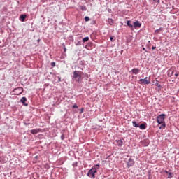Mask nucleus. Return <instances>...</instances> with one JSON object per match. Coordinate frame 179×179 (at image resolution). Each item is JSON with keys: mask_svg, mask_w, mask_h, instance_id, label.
Wrapping results in <instances>:
<instances>
[{"mask_svg": "<svg viewBox=\"0 0 179 179\" xmlns=\"http://www.w3.org/2000/svg\"><path fill=\"white\" fill-rule=\"evenodd\" d=\"M86 73H83L80 71H74L73 72V79L76 80V82H78L80 83L82 82V79H83V76H86Z\"/></svg>", "mask_w": 179, "mask_h": 179, "instance_id": "nucleus-1", "label": "nucleus"}, {"mask_svg": "<svg viewBox=\"0 0 179 179\" xmlns=\"http://www.w3.org/2000/svg\"><path fill=\"white\" fill-rule=\"evenodd\" d=\"M100 169V165L96 164L94 167H92L87 173L88 177H92V178H95L96 173H97V169Z\"/></svg>", "mask_w": 179, "mask_h": 179, "instance_id": "nucleus-2", "label": "nucleus"}, {"mask_svg": "<svg viewBox=\"0 0 179 179\" xmlns=\"http://www.w3.org/2000/svg\"><path fill=\"white\" fill-rule=\"evenodd\" d=\"M164 120H166L165 114H161L157 117V121L159 124H163V122H164Z\"/></svg>", "mask_w": 179, "mask_h": 179, "instance_id": "nucleus-3", "label": "nucleus"}, {"mask_svg": "<svg viewBox=\"0 0 179 179\" xmlns=\"http://www.w3.org/2000/svg\"><path fill=\"white\" fill-rule=\"evenodd\" d=\"M138 83H140V85H149L150 84V78L145 77L144 79H140Z\"/></svg>", "mask_w": 179, "mask_h": 179, "instance_id": "nucleus-4", "label": "nucleus"}, {"mask_svg": "<svg viewBox=\"0 0 179 179\" xmlns=\"http://www.w3.org/2000/svg\"><path fill=\"white\" fill-rule=\"evenodd\" d=\"M23 90H24L23 87H19L14 89L13 93H14V94H15V96H19V95L22 94V93H23Z\"/></svg>", "mask_w": 179, "mask_h": 179, "instance_id": "nucleus-5", "label": "nucleus"}, {"mask_svg": "<svg viewBox=\"0 0 179 179\" xmlns=\"http://www.w3.org/2000/svg\"><path fill=\"white\" fill-rule=\"evenodd\" d=\"M153 83H154V85H155V86H157L158 92L162 90V89H163V86H162V85L159 84V80H155L153 81Z\"/></svg>", "mask_w": 179, "mask_h": 179, "instance_id": "nucleus-6", "label": "nucleus"}, {"mask_svg": "<svg viewBox=\"0 0 179 179\" xmlns=\"http://www.w3.org/2000/svg\"><path fill=\"white\" fill-rule=\"evenodd\" d=\"M142 26V24L141 22H139V21H136L135 22H134V29H139V27H141Z\"/></svg>", "mask_w": 179, "mask_h": 179, "instance_id": "nucleus-7", "label": "nucleus"}, {"mask_svg": "<svg viewBox=\"0 0 179 179\" xmlns=\"http://www.w3.org/2000/svg\"><path fill=\"white\" fill-rule=\"evenodd\" d=\"M132 73H134V75H138V73H139L141 72V69H138V68H134L131 70Z\"/></svg>", "mask_w": 179, "mask_h": 179, "instance_id": "nucleus-8", "label": "nucleus"}, {"mask_svg": "<svg viewBox=\"0 0 179 179\" xmlns=\"http://www.w3.org/2000/svg\"><path fill=\"white\" fill-rule=\"evenodd\" d=\"M20 101L23 104V106H27V103H26V101H27V98L24 96L20 99Z\"/></svg>", "mask_w": 179, "mask_h": 179, "instance_id": "nucleus-9", "label": "nucleus"}, {"mask_svg": "<svg viewBox=\"0 0 179 179\" xmlns=\"http://www.w3.org/2000/svg\"><path fill=\"white\" fill-rule=\"evenodd\" d=\"M39 131L40 129H32L31 130V134H32V135H36V134H38Z\"/></svg>", "mask_w": 179, "mask_h": 179, "instance_id": "nucleus-10", "label": "nucleus"}, {"mask_svg": "<svg viewBox=\"0 0 179 179\" xmlns=\"http://www.w3.org/2000/svg\"><path fill=\"white\" fill-rule=\"evenodd\" d=\"M108 23L110 25L113 26L114 24V20L111 18L108 19Z\"/></svg>", "mask_w": 179, "mask_h": 179, "instance_id": "nucleus-11", "label": "nucleus"}, {"mask_svg": "<svg viewBox=\"0 0 179 179\" xmlns=\"http://www.w3.org/2000/svg\"><path fill=\"white\" fill-rule=\"evenodd\" d=\"M127 26H128L130 29H131V30L134 29V25H133L132 24H131V21H129V20L127 21Z\"/></svg>", "mask_w": 179, "mask_h": 179, "instance_id": "nucleus-12", "label": "nucleus"}, {"mask_svg": "<svg viewBox=\"0 0 179 179\" xmlns=\"http://www.w3.org/2000/svg\"><path fill=\"white\" fill-rule=\"evenodd\" d=\"M160 31H163V27H160L159 29L155 30V34H159V33H160Z\"/></svg>", "mask_w": 179, "mask_h": 179, "instance_id": "nucleus-13", "label": "nucleus"}, {"mask_svg": "<svg viewBox=\"0 0 179 179\" xmlns=\"http://www.w3.org/2000/svg\"><path fill=\"white\" fill-rule=\"evenodd\" d=\"M166 128V122H164L163 123H161V126L159 127V129H164Z\"/></svg>", "mask_w": 179, "mask_h": 179, "instance_id": "nucleus-14", "label": "nucleus"}, {"mask_svg": "<svg viewBox=\"0 0 179 179\" xmlns=\"http://www.w3.org/2000/svg\"><path fill=\"white\" fill-rule=\"evenodd\" d=\"M138 128H140V129H146V124H141L140 126H138Z\"/></svg>", "mask_w": 179, "mask_h": 179, "instance_id": "nucleus-15", "label": "nucleus"}, {"mask_svg": "<svg viewBox=\"0 0 179 179\" xmlns=\"http://www.w3.org/2000/svg\"><path fill=\"white\" fill-rule=\"evenodd\" d=\"M116 142H117V144L118 146H120V147L122 146V145H123L122 140H118V141H116Z\"/></svg>", "mask_w": 179, "mask_h": 179, "instance_id": "nucleus-16", "label": "nucleus"}, {"mask_svg": "<svg viewBox=\"0 0 179 179\" xmlns=\"http://www.w3.org/2000/svg\"><path fill=\"white\" fill-rule=\"evenodd\" d=\"M132 124H133V127H134V128H139V124H138V123H136V122L133 121Z\"/></svg>", "mask_w": 179, "mask_h": 179, "instance_id": "nucleus-17", "label": "nucleus"}, {"mask_svg": "<svg viewBox=\"0 0 179 179\" xmlns=\"http://www.w3.org/2000/svg\"><path fill=\"white\" fill-rule=\"evenodd\" d=\"M20 19L22 20V22H24V20L26 19V15H21Z\"/></svg>", "mask_w": 179, "mask_h": 179, "instance_id": "nucleus-18", "label": "nucleus"}, {"mask_svg": "<svg viewBox=\"0 0 179 179\" xmlns=\"http://www.w3.org/2000/svg\"><path fill=\"white\" fill-rule=\"evenodd\" d=\"M86 41H89V37L88 36L83 38V43H86Z\"/></svg>", "mask_w": 179, "mask_h": 179, "instance_id": "nucleus-19", "label": "nucleus"}, {"mask_svg": "<svg viewBox=\"0 0 179 179\" xmlns=\"http://www.w3.org/2000/svg\"><path fill=\"white\" fill-rule=\"evenodd\" d=\"M173 73H174L173 71H172L171 69L169 70V75H170V76H173Z\"/></svg>", "mask_w": 179, "mask_h": 179, "instance_id": "nucleus-20", "label": "nucleus"}, {"mask_svg": "<svg viewBox=\"0 0 179 179\" xmlns=\"http://www.w3.org/2000/svg\"><path fill=\"white\" fill-rule=\"evenodd\" d=\"M81 10H87L86 6H81Z\"/></svg>", "mask_w": 179, "mask_h": 179, "instance_id": "nucleus-21", "label": "nucleus"}, {"mask_svg": "<svg viewBox=\"0 0 179 179\" xmlns=\"http://www.w3.org/2000/svg\"><path fill=\"white\" fill-rule=\"evenodd\" d=\"M85 22H89V20H90V18L89 17H85Z\"/></svg>", "mask_w": 179, "mask_h": 179, "instance_id": "nucleus-22", "label": "nucleus"}, {"mask_svg": "<svg viewBox=\"0 0 179 179\" xmlns=\"http://www.w3.org/2000/svg\"><path fill=\"white\" fill-rule=\"evenodd\" d=\"M144 142H145V146H148V145H149V141L148 140H145L144 141Z\"/></svg>", "mask_w": 179, "mask_h": 179, "instance_id": "nucleus-23", "label": "nucleus"}, {"mask_svg": "<svg viewBox=\"0 0 179 179\" xmlns=\"http://www.w3.org/2000/svg\"><path fill=\"white\" fill-rule=\"evenodd\" d=\"M73 167H77L78 166V162H75L73 164Z\"/></svg>", "mask_w": 179, "mask_h": 179, "instance_id": "nucleus-24", "label": "nucleus"}, {"mask_svg": "<svg viewBox=\"0 0 179 179\" xmlns=\"http://www.w3.org/2000/svg\"><path fill=\"white\" fill-rule=\"evenodd\" d=\"M51 66L52 67V68H54V66H55V62H52L51 63Z\"/></svg>", "mask_w": 179, "mask_h": 179, "instance_id": "nucleus-25", "label": "nucleus"}, {"mask_svg": "<svg viewBox=\"0 0 179 179\" xmlns=\"http://www.w3.org/2000/svg\"><path fill=\"white\" fill-rule=\"evenodd\" d=\"M83 111H85V108H82L80 109V114H82L83 113Z\"/></svg>", "mask_w": 179, "mask_h": 179, "instance_id": "nucleus-26", "label": "nucleus"}, {"mask_svg": "<svg viewBox=\"0 0 179 179\" xmlns=\"http://www.w3.org/2000/svg\"><path fill=\"white\" fill-rule=\"evenodd\" d=\"M73 108H78V105L74 104V105L73 106Z\"/></svg>", "mask_w": 179, "mask_h": 179, "instance_id": "nucleus-27", "label": "nucleus"}, {"mask_svg": "<svg viewBox=\"0 0 179 179\" xmlns=\"http://www.w3.org/2000/svg\"><path fill=\"white\" fill-rule=\"evenodd\" d=\"M110 41H114V38L110 36Z\"/></svg>", "mask_w": 179, "mask_h": 179, "instance_id": "nucleus-28", "label": "nucleus"}, {"mask_svg": "<svg viewBox=\"0 0 179 179\" xmlns=\"http://www.w3.org/2000/svg\"><path fill=\"white\" fill-rule=\"evenodd\" d=\"M152 50H156V46H153Z\"/></svg>", "mask_w": 179, "mask_h": 179, "instance_id": "nucleus-29", "label": "nucleus"}, {"mask_svg": "<svg viewBox=\"0 0 179 179\" xmlns=\"http://www.w3.org/2000/svg\"><path fill=\"white\" fill-rule=\"evenodd\" d=\"M59 82H61V77H59Z\"/></svg>", "mask_w": 179, "mask_h": 179, "instance_id": "nucleus-30", "label": "nucleus"}, {"mask_svg": "<svg viewBox=\"0 0 179 179\" xmlns=\"http://www.w3.org/2000/svg\"><path fill=\"white\" fill-rule=\"evenodd\" d=\"M175 76H178V73H176Z\"/></svg>", "mask_w": 179, "mask_h": 179, "instance_id": "nucleus-31", "label": "nucleus"}, {"mask_svg": "<svg viewBox=\"0 0 179 179\" xmlns=\"http://www.w3.org/2000/svg\"><path fill=\"white\" fill-rule=\"evenodd\" d=\"M66 52V48H64V52Z\"/></svg>", "mask_w": 179, "mask_h": 179, "instance_id": "nucleus-32", "label": "nucleus"}, {"mask_svg": "<svg viewBox=\"0 0 179 179\" xmlns=\"http://www.w3.org/2000/svg\"><path fill=\"white\" fill-rule=\"evenodd\" d=\"M143 50H145V48H143Z\"/></svg>", "mask_w": 179, "mask_h": 179, "instance_id": "nucleus-33", "label": "nucleus"}, {"mask_svg": "<svg viewBox=\"0 0 179 179\" xmlns=\"http://www.w3.org/2000/svg\"><path fill=\"white\" fill-rule=\"evenodd\" d=\"M153 1H156V0H153Z\"/></svg>", "mask_w": 179, "mask_h": 179, "instance_id": "nucleus-34", "label": "nucleus"}]
</instances>
